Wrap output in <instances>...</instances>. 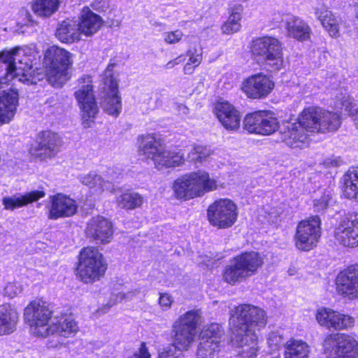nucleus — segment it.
Segmentation results:
<instances>
[{
	"label": "nucleus",
	"instance_id": "54",
	"mask_svg": "<svg viewBox=\"0 0 358 358\" xmlns=\"http://www.w3.org/2000/svg\"><path fill=\"white\" fill-rule=\"evenodd\" d=\"M342 108H344V110L349 115L352 114L355 110V106L352 103V99L350 96H344L341 101Z\"/></svg>",
	"mask_w": 358,
	"mask_h": 358
},
{
	"label": "nucleus",
	"instance_id": "46",
	"mask_svg": "<svg viewBox=\"0 0 358 358\" xmlns=\"http://www.w3.org/2000/svg\"><path fill=\"white\" fill-rule=\"evenodd\" d=\"M218 348L219 345H217L215 343L201 341L198 345L196 358H214Z\"/></svg>",
	"mask_w": 358,
	"mask_h": 358
},
{
	"label": "nucleus",
	"instance_id": "21",
	"mask_svg": "<svg viewBox=\"0 0 358 358\" xmlns=\"http://www.w3.org/2000/svg\"><path fill=\"white\" fill-rule=\"evenodd\" d=\"M281 139L291 148H301L308 143L309 134L296 122L287 123L280 129Z\"/></svg>",
	"mask_w": 358,
	"mask_h": 358
},
{
	"label": "nucleus",
	"instance_id": "23",
	"mask_svg": "<svg viewBox=\"0 0 358 358\" xmlns=\"http://www.w3.org/2000/svg\"><path fill=\"white\" fill-rule=\"evenodd\" d=\"M18 321L19 313L14 306L8 303L0 306V336L14 332Z\"/></svg>",
	"mask_w": 358,
	"mask_h": 358
},
{
	"label": "nucleus",
	"instance_id": "9",
	"mask_svg": "<svg viewBox=\"0 0 358 358\" xmlns=\"http://www.w3.org/2000/svg\"><path fill=\"white\" fill-rule=\"evenodd\" d=\"M78 83L74 96L80 110L82 124L85 128H89L99 113L92 80L90 76H85L78 80Z\"/></svg>",
	"mask_w": 358,
	"mask_h": 358
},
{
	"label": "nucleus",
	"instance_id": "56",
	"mask_svg": "<svg viewBox=\"0 0 358 358\" xmlns=\"http://www.w3.org/2000/svg\"><path fill=\"white\" fill-rule=\"evenodd\" d=\"M140 357L138 358H150V355L148 351L145 343H142L139 349Z\"/></svg>",
	"mask_w": 358,
	"mask_h": 358
},
{
	"label": "nucleus",
	"instance_id": "38",
	"mask_svg": "<svg viewBox=\"0 0 358 358\" xmlns=\"http://www.w3.org/2000/svg\"><path fill=\"white\" fill-rule=\"evenodd\" d=\"M320 115L319 131H333L337 130L340 127L341 121L338 114L326 111L321 108Z\"/></svg>",
	"mask_w": 358,
	"mask_h": 358
},
{
	"label": "nucleus",
	"instance_id": "61",
	"mask_svg": "<svg viewBox=\"0 0 358 358\" xmlns=\"http://www.w3.org/2000/svg\"><path fill=\"white\" fill-rule=\"evenodd\" d=\"M124 296H125V294H119L117 296V299L116 301H118V299H120V300H119V301H121L122 300H123V299H124Z\"/></svg>",
	"mask_w": 358,
	"mask_h": 358
},
{
	"label": "nucleus",
	"instance_id": "59",
	"mask_svg": "<svg viewBox=\"0 0 358 358\" xmlns=\"http://www.w3.org/2000/svg\"><path fill=\"white\" fill-rule=\"evenodd\" d=\"M350 115L352 116V119L355 123V125L358 129V108H355L354 112Z\"/></svg>",
	"mask_w": 358,
	"mask_h": 358
},
{
	"label": "nucleus",
	"instance_id": "62",
	"mask_svg": "<svg viewBox=\"0 0 358 358\" xmlns=\"http://www.w3.org/2000/svg\"><path fill=\"white\" fill-rule=\"evenodd\" d=\"M355 17L358 20V5L356 6Z\"/></svg>",
	"mask_w": 358,
	"mask_h": 358
},
{
	"label": "nucleus",
	"instance_id": "30",
	"mask_svg": "<svg viewBox=\"0 0 358 358\" xmlns=\"http://www.w3.org/2000/svg\"><path fill=\"white\" fill-rule=\"evenodd\" d=\"M287 34L299 41H306L310 38L311 29L302 19L298 17H292L286 22Z\"/></svg>",
	"mask_w": 358,
	"mask_h": 358
},
{
	"label": "nucleus",
	"instance_id": "11",
	"mask_svg": "<svg viewBox=\"0 0 358 358\" xmlns=\"http://www.w3.org/2000/svg\"><path fill=\"white\" fill-rule=\"evenodd\" d=\"M322 346L324 352L331 358H358V341L350 334H328Z\"/></svg>",
	"mask_w": 358,
	"mask_h": 358
},
{
	"label": "nucleus",
	"instance_id": "7",
	"mask_svg": "<svg viewBox=\"0 0 358 358\" xmlns=\"http://www.w3.org/2000/svg\"><path fill=\"white\" fill-rule=\"evenodd\" d=\"M107 268L103 255L95 247H86L81 250L77 265V275L85 283L99 280Z\"/></svg>",
	"mask_w": 358,
	"mask_h": 358
},
{
	"label": "nucleus",
	"instance_id": "33",
	"mask_svg": "<svg viewBox=\"0 0 358 358\" xmlns=\"http://www.w3.org/2000/svg\"><path fill=\"white\" fill-rule=\"evenodd\" d=\"M344 196L358 201V169H350L343 176Z\"/></svg>",
	"mask_w": 358,
	"mask_h": 358
},
{
	"label": "nucleus",
	"instance_id": "18",
	"mask_svg": "<svg viewBox=\"0 0 358 358\" xmlns=\"http://www.w3.org/2000/svg\"><path fill=\"white\" fill-rule=\"evenodd\" d=\"M87 236L100 244H107L113 239V229L111 222L102 217H93L87 224Z\"/></svg>",
	"mask_w": 358,
	"mask_h": 358
},
{
	"label": "nucleus",
	"instance_id": "48",
	"mask_svg": "<svg viewBox=\"0 0 358 358\" xmlns=\"http://www.w3.org/2000/svg\"><path fill=\"white\" fill-rule=\"evenodd\" d=\"M187 55L189 57L187 63L198 66L203 59L202 48L199 45L190 48L187 52Z\"/></svg>",
	"mask_w": 358,
	"mask_h": 358
},
{
	"label": "nucleus",
	"instance_id": "2",
	"mask_svg": "<svg viewBox=\"0 0 358 358\" xmlns=\"http://www.w3.org/2000/svg\"><path fill=\"white\" fill-rule=\"evenodd\" d=\"M266 312L250 304L238 306L229 320L231 341L244 358H256L259 350L256 331L266 326Z\"/></svg>",
	"mask_w": 358,
	"mask_h": 358
},
{
	"label": "nucleus",
	"instance_id": "26",
	"mask_svg": "<svg viewBox=\"0 0 358 358\" xmlns=\"http://www.w3.org/2000/svg\"><path fill=\"white\" fill-rule=\"evenodd\" d=\"M55 36L62 43H73L81 40L82 34L76 21L66 20L58 25Z\"/></svg>",
	"mask_w": 358,
	"mask_h": 358
},
{
	"label": "nucleus",
	"instance_id": "53",
	"mask_svg": "<svg viewBox=\"0 0 358 358\" xmlns=\"http://www.w3.org/2000/svg\"><path fill=\"white\" fill-rule=\"evenodd\" d=\"M173 302V300L169 294L164 293L160 295L159 303L164 310L170 308Z\"/></svg>",
	"mask_w": 358,
	"mask_h": 358
},
{
	"label": "nucleus",
	"instance_id": "28",
	"mask_svg": "<svg viewBox=\"0 0 358 358\" xmlns=\"http://www.w3.org/2000/svg\"><path fill=\"white\" fill-rule=\"evenodd\" d=\"M320 113L321 108L309 107L303 110L296 122L307 134L319 131Z\"/></svg>",
	"mask_w": 358,
	"mask_h": 358
},
{
	"label": "nucleus",
	"instance_id": "20",
	"mask_svg": "<svg viewBox=\"0 0 358 358\" xmlns=\"http://www.w3.org/2000/svg\"><path fill=\"white\" fill-rule=\"evenodd\" d=\"M215 114L226 129L236 131L240 127V113L229 103H218L215 106Z\"/></svg>",
	"mask_w": 358,
	"mask_h": 358
},
{
	"label": "nucleus",
	"instance_id": "60",
	"mask_svg": "<svg viewBox=\"0 0 358 358\" xmlns=\"http://www.w3.org/2000/svg\"><path fill=\"white\" fill-rule=\"evenodd\" d=\"M25 13H26V17H27V21L33 23L34 21L31 19V14L29 13H28L27 11H25Z\"/></svg>",
	"mask_w": 358,
	"mask_h": 358
},
{
	"label": "nucleus",
	"instance_id": "31",
	"mask_svg": "<svg viewBox=\"0 0 358 358\" xmlns=\"http://www.w3.org/2000/svg\"><path fill=\"white\" fill-rule=\"evenodd\" d=\"M104 94L103 95V101L101 103L103 110L108 115L117 116L122 109L121 98L118 96V86L116 90L108 89L103 87Z\"/></svg>",
	"mask_w": 358,
	"mask_h": 358
},
{
	"label": "nucleus",
	"instance_id": "55",
	"mask_svg": "<svg viewBox=\"0 0 358 358\" xmlns=\"http://www.w3.org/2000/svg\"><path fill=\"white\" fill-rule=\"evenodd\" d=\"M185 61V57L183 56H179L173 60L169 61L166 65L165 68L167 69H170L173 68L176 65L180 64Z\"/></svg>",
	"mask_w": 358,
	"mask_h": 358
},
{
	"label": "nucleus",
	"instance_id": "1",
	"mask_svg": "<svg viewBox=\"0 0 358 358\" xmlns=\"http://www.w3.org/2000/svg\"><path fill=\"white\" fill-rule=\"evenodd\" d=\"M30 59L19 47L0 52V62L5 64L6 73L0 78V125L8 123L14 117L18 103V93L8 87L11 80L32 84Z\"/></svg>",
	"mask_w": 358,
	"mask_h": 358
},
{
	"label": "nucleus",
	"instance_id": "12",
	"mask_svg": "<svg viewBox=\"0 0 358 358\" xmlns=\"http://www.w3.org/2000/svg\"><path fill=\"white\" fill-rule=\"evenodd\" d=\"M207 217L213 227L218 229L229 228L237 220V206L231 199H220L208 206Z\"/></svg>",
	"mask_w": 358,
	"mask_h": 358
},
{
	"label": "nucleus",
	"instance_id": "64",
	"mask_svg": "<svg viewBox=\"0 0 358 358\" xmlns=\"http://www.w3.org/2000/svg\"><path fill=\"white\" fill-rule=\"evenodd\" d=\"M182 107L184 109H185V108H186V107H185V106H182Z\"/></svg>",
	"mask_w": 358,
	"mask_h": 358
},
{
	"label": "nucleus",
	"instance_id": "58",
	"mask_svg": "<svg viewBox=\"0 0 358 358\" xmlns=\"http://www.w3.org/2000/svg\"><path fill=\"white\" fill-rule=\"evenodd\" d=\"M325 164L327 166H337L340 164V159L339 158L327 159L325 161Z\"/></svg>",
	"mask_w": 358,
	"mask_h": 358
},
{
	"label": "nucleus",
	"instance_id": "63",
	"mask_svg": "<svg viewBox=\"0 0 358 358\" xmlns=\"http://www.w3.org/2000/svg\"><path fill=\"white\" fill-rule=\"evenodd\" d=\"M273 358H280V356H276V357H275Z\"/></svg>",
	"mask_w": 358,
	"mask_h": 358
},
{
	"label": "nucleus",
	"instance_id": "29",
	"mask_svg": "<svg viewBox=\"0 0 358 358\" xmlns=\"http://www.w3.org/2000/svg\"><path fill=\"white\" fill-rule=\"evenodd\" d=\"M315 14L331 37L336 38L339 36V20L331 11L322 6L315 8Z\"/></svg>",
	"mask_w": 358,
	"mask_h": 358
},
{
	"label": "nucleus",
	"instance_id": "17",
	"mask_svg": "<svg viewBox=\"0 0 358 358\" xmlns=\"http://www.w3.org/2000/svg\"><path fill=\"white\" fill-rule=\"evenodd\" d=\"M49 203L48 217L50 220L71 217L77 212L76 201L62 193L50 196Z\"/></svg>",
	"mask_w": 358,
	"mask_h": 358
},
{
	"label": "nucleus",
	"instance_id": "5",
	"mask_svg": "<svg viewBox=\"0 0 358 358\" xmlns=\"http://www.w3.org/2000/svg\"><path fill=\"white\" fill-rule=\"evenodd\" d=\"M264 264V257L255 251L242 252L226 266L223 273L225 282L235 285L255 275Z\"/></svg>",
	"mask_w": 358,
	"mask_h": 358
},
{
	"label": "nucleus",
	"instance_id": "51",
	"mask_svg": "<svg viewBox=\"0 0 358 358\" xmlns=\"http://www.w3.org/2000/svg\"><path fill=\"white\" fill-rule=\"evenodd\" d=\"M183 36L180 30L168 31L164 34V40L168 44H174L178 43Z\"/></svg>",
	"mask_w": 358,
	"mask_h": 358
},
{
	"label": "nucleus",
	"instance_id": "8",
	"mask_svg": "<svg viewBox=\"0 0 358 358\" xmlns=\"http://www.w3.org/2000/svg\"><path fill=\"white\" fill-rule=\"evenodd\" d=\"M252 54L261 58L269 66L270 71H276L283 66L282 48L280 41L275 37L264 36L252 40Z\"/></svg>",
	"mask_w": 358,
	"mask_h": 358
},
{
	"label": "nucleus",
	"instance_id": "3",
	"mask_svg": "<svg viewBox=\"0 0 358 358\" xmlns=\"http://www.w3.org/2000/svg\"><path fill=\"white\" fill-rule=\"evenodd\" d=\"M138 154L143 160H152L158 170L179 166L185 161L183 153L166 150L161 139L154 134L138 137Z\"/></svg>",
	"mask_w": 358,
	"mask_h": 358
},
{
	"label": "nucleus",
	"instance_id": "14",
	"mask_svg": "<svg viewBox=\"0 0 358 358\" xmlns=\"http://www.w3.org/2000/svg\"><path fill=\"white\" fill-rule=\"evenodd\" d=\"M274 86V82L268 76L257 73L243 80L241 90L249 99H262L269 95Z\"/></svg>",
	"mask_w": 358,
	"mask_h": 358
},
{
	"label": "nucleus",
	"instance_id": "25",
	"mask_svg": "<svg viewBox=\"0 0 358 358\" xmlns=\"http://www.w3.org/2000/svg\"><path fill=\"white\" fill-rule=\"evenodd\" d=\"M197 332L184 329L173 324L171 329V337L173 343L169 346H173L180 352L187 351L194 343Z\"/></svg>",
	"mask_w": 358,
	"mask_h": 358
},
{
	"label": "nucleus",
	"instance_id": "19",
	"mask_svg": "<svg viewBox=\"0 0 358 358\" xmlns=\"http://www.w3.org/2000/svg\"><path fill=\"white\" fill-rule=\"evenodd\" d=\"M62 145V138L56 133L44 131L36 136L35 150L38 155L51 157L59 151Z\"/></svg>",
	"mask_w": 358,
	"mask_h": 358
},
{
	"label": "nucleus",
	"instance_id": "16",
	"mask_svg": "<svg viewBox=\"0 0 358 358\" xmlns=\"http://www.w3.org/2000/svg\"><path fill=\"white\" fill-rule=\"evenodd\" d=\"M334 236L343 246H358V214L343 218L335 228Z\"/></svg>",
	"mask_w": 358,
	"mask_h": 358
},
{
	"label": "nucleus",
	"instance_id": "15",
	"mask_svg": "<svg viewBox=\"0 0 358 358\" xmlns=\"http://www.w3.org/2000/svg\"><path fill=\"white\" fill-rule=\"evenodd\" d=\"M337 292L349 299L358 298V265H351L339 272L336 280Z\"/></svg>",
	"mask_w": 358,
	"mask_h": 358
},
{
	"label": "nucleus",
	"instance_id": "43",
	"mask_svg": "<svg viewBox=\"0 0 358 358\" xmlns=\"http://www.w3.org/2000/svg\"><path fill=\"white\" fill-rule=\"evenodd\" d=\"M213 152L207 146L194 145L188 154V158L194 163H202L212 155Z\"/></svg>",
	"mask_w": 358,
	"mask_h": 358
},
{
	"label": "nucleus",
	"instance_id": "42",
	"mask_svg": "<svg viewBox=\"0 0 358 358\" xmlns=\"http://www.w3.org/2000/svg\"><path fill=\"white\" fill-rule=\"evenodd\" d=\"M262 113L263 110H259L248 114L243 120L244 129L250 133L259 134V128L260 129L262 122Z\"/></svg>",
	"mask_w": 358,
	"mask_h": 358
},
{
	"label": "nucleus",
	"instance_id": "39",
	"mask_svg": "<svg viewBox=\"0 0 358 358\" xmlns=\"http://www.w3.org/2000/svg\"><path fill=\"white\" fill-rule=\"evenodd\" d=\"M242 18V9L238 7L234 8L227 20L221 27L223 34L230 35L240 31L241 28V20Z\"/></svg>",
	"mask_w": 358,
	"mask_h": 358
},
{
	"label": "nucleus",
	"instance_id": "45",
	"mask_svg": "<svg viewBox=\"0 0 358 358\" xmlns=\"http://www.w3.org/2000/svg\"><path fill=\"white\" fill-rule=\"evenodd\" d=\"M335 310L329 308H322L317 310L316 320L320 325L331 329L333 327Z\"/></svg>",
	"mask_w": 358,
	"mask_h": 358
},
{
	"label": "nucleus",
	"instance_id": "22",
	"mask_svg": "<svg viewBox=\"0 0 358 358\" xmlns=\"http://www.w3.org/2000/svg\"><path fill=\"white\" fill-rule=\"evenodd\" d=\"M45 196V192L43 189L33 190L24 194L5 196L3 198V204L6 210H13L37 201Z\"/></svg>",
	"mask_w": 358,
	"mask_h": 358
},
{
	"label": "nucleus",
	"instance_id": "32",
	"mask_svg": "<svg viewBox=\"0 0 358 358\" xmlns=\"http://www.w3.org/2000/svg\"><path fill=\"white\" fill-rule=\"evenodd\" d=\"M80 181L90 189H94L98 194L104 191L112 192L114 190L113 185L108 180H104L96 172H90L80 177Z\"/></svg>",
	"mask_w": 358,
	"mask_h": 358
},
{
	"label": "nucleus",
	"instance_id": "41",
	"mask_svg": "<svg viewBox=\"0 0 358 358\" xmlns=\"http://www.w3.org/2000/svg\"><path fill=\"white\" fill-rule=\"evenodd\" d=\"M223 336L222 327L216 323H213L203 329L201 333V341H208L212 343L219 345L220 339Z\"/></svg>",
	"mask_w": 358,
	"mask_h": 358
},
{
	"label": "nucleus",
	"instance_id": "40",
	"mask_svg": "<svg viewBox=\"0 0 358 358\" xmlns=\"http://www.w3.org/2000/svg\"><path fill=\"white\" fill-rule=\"evenodd\" d=\"M262 120L260 129L259 128L261 135L272 134L279 128L278 120L271 111L263 110Z\"/></svg>",
	"mask_w": 358,
	"mask_h": 358
},
{
	"label": "nucleus",
	"instance_id": "27",
	"mask_svg": "<svg viewBox=\"0 0 358 358\" xmlns=\"http://www.w3.org/2000/svg\"><path fill=\"white\" fill-rule=\"evenodd\" d=\"M78 325L71 315H62L55 318L48 328V336L55 333L64 337H68L78 331Z\"/></svg>",
	"mask_w": 358,
	"mask_h": 358
},
{
	"label": "nucleus",
	"instance_id": "13",
	"mask_svg": "<svg viewBox=\"0 0 358 358\" xmlns=\"http://www.w3.org/2000/svg\"><path fill=\"white\" fill-rule=\"evenodd\" d=\"M320 224L318 216L310 217L298 223L294 237L297 249L307 252L317 246L321 236Z\"/></svg>",
	"mask_w": 358,
	"mask_h": 358
},
{
	"label": "nucleus",
	"instance_id": "35",
	"mask_svg": "<svg viewBox=\"0 0 358 358\" xmlns=\"http://www.w3.org/2000/svg\"><path fill=\"white\" fill-rule=\"evenodd\" d=\"M201 311L192 309L180 315L173 324L196 332L198 326L201 322Z\"/></svg>",
	"mask_w": 358,
	"mask_h": 358
},
{
	"label": "nucleus",
	"instance_id": "34",
	"mask_svg": "<svg viewBox=\"0 0 358 358\" xmlns=\"http://www.w3.org/2000/svg\"><path fill=\"white\" fill-rule=\"evenodd\" d=\"M285 358H308L310 346L302 341L291 338L285 344Z\"/></svg>",
	"mask_w": 358,
	"mask_h": 358
},
{
	"label": "nucleus",
	"instance_id": "44",
	"mask_svg": "<svg viewBox=\"0 0 358 358\" xmlns=\"http://www.w3.org/2000/svg\"><path fill=\"white\" fill-rule=\"evenodd\" d=\"M355 325L352 316L335 310L332 329L336 331L348 329Z\"/></svg>",
	"mask_w": 358,
	"mask_h": 358
},
{
	"label": "nucleus",
	"instance_id": "49",
	"mask_svg": "<svg viewBox=\"0 0 358 358\" xmlns=\"http://www.w3.org/2000/svg\"><path fill=\"white\" fill-rule=\"evenodd\" d=\"M158 358H184V356L174 347L167 346L159 352Z\"/></svg>",
	"mask_w": 358,
	"mask_h": 358
},
{
	"label": "nucleus",
	"instance_id": "50",
	"mask_svg": "<svg viewBox=\"0 0 358 358\" xmlns=\"http://www.w3.org/2000/svg\"><path fill=\"white\" fill-rule=\"evenodd\" d=\"M284 339L278 332H272L269 334L267 338V343L272 350L278 349L282 345Z\"/></svg>",
	"mask_w": 358,
	"mask_h": 358
},
{
	"label": "nucleus",
	"instance_id": "6",
	"mask_svg": "<svg viewBox=\"0 0 358 358\" xmlns=\"http://www.w3.org/2000/svg\"><path fill=\"white\" fill-rule=\"evenodd\" d=\"M45 60L48 82L53 87H62L70 78L69 69L73 64L72 54L64 48L52 46L45 51Z\"/></svg>",
	"mask_w": 358,
	"mask_h": 358
},
{
	"label": "nucleus",
	"instance_id": "36",
	"mask_svg": "<svg viewBox=\"0 0 358 358\" xmlns=\"http://www.w3.org/2000/svg\"><path fill=\"white\" fill-rule=\"evenodd\" d=\"M116 203L122 208L133 210L139 208L143 203V197L138 193L130 191L116 195Z\"/></svg>",
	"mask_w": 358,
	"mask_h": 358
},
{
	"label": "nucleus",
	"instance_id": "47",
	"mask_svg": "<svg viewBox=\"0 0 358 358\" xmlns=\"http://www.w3.org/2000/svg\"><path fill=\"white\" fill-rule=\"evenodd\" d=\"M115 66V64L110 63L108 65L106 69L103 73V85L104 87L108 89L116 90V87L118 86L117 80L114 78L113 71Z\"/></svg>",
	"mask_w": 358,
	"mask_h": 358
},
{
	"label": "nucleus",
	"instance_id": "4",
	"mask_svg": "<svg viewBox=\"0 0 358 358\" xmlns=\"http://www.w3.org/2000/svg\"><path fill=\"white\" fill-rule=\"evenodd\" d=\"M218 181L202 170L177 178L172 185L173 195L179 199L189 200L203 196L217 189Z\"/></svg>",
	"mask_w": 358,
	"mask_h": 358
},
{
	"label": "nucleus",
	"instance_id": "37",
	"mask_svg": "<svg viewBox=\"0 0 358 358\" xmlns=\"http://www.w3.org/2000/svg\"><path fill=\"white\" fill-rule=\"evenodd\" d=\"M59 5V0H36L31 8L37 15L48 17L58 10Z\"/></svg>",
	"mask_w": 358,
	"mask_h": 358
},
{
	"label": "nucleus",
	"instance_id": "57",
	"mask_svg": "<svg viewBox=\"0 0 358 358\" xmlns=\"http://www.w3.org/2000/svg\"><path fill=\"white\" fill-rule=\"evenodd\" d=\"M196 67V66H194L192 64L186 63V64L184 66V68H183V72L185 74L190 75L194 73Z\"/></svg>",
	"mask_w": 358,
	"mask_h": 358
},
{
	"label": "nucleus",
	"instance_id": "24",
	"mask_svg": "<svg viewBox=\"0 0 358 358\" xmlns=\"http://www.w3.org/2000/svg\"><path fill=\"white\" fill-rule=\"evenodd\" d=\"M79 25L82 34L86 36H92L101 27L103 21L101 17L93 13L89 8H84L80 13Z\"/></svg>",
	"mask_w": 358,
	"mask_h": 358
},
{
	"label": "nucleus",
	"instance_id": "52",
	"mask_svg": "<svg viewBox=\"0 0 358 358\" xmlns=\"http://www.w3.org/2000/svg\"><path fill=\"white\" fill-rule=\"evenodd\" d=\"M331 199V194L329 192L325 193L320 199L315 200L314 207L317 210H322L327 208Z\"/></svg>",
	"mask_w": 358,
	"mask_h": 358
},
{
	"label": "nucleus",
	"instance_id": "10",
	"mask_svg": "<svg viewBox=\"0 0 358 358\" xmlns=\"http://www.w3.org/2000/svg\"><path fill=\"white\" fill-rule=\"evenodd\" d=\"M51 317L52 311L46 302L41 299L31 301L24 310L25 322L30 327L32 334L38 336H48Z\"/></svg>",
	"mask_w": 358,
	"mask_h": 358
}]
</instances>
